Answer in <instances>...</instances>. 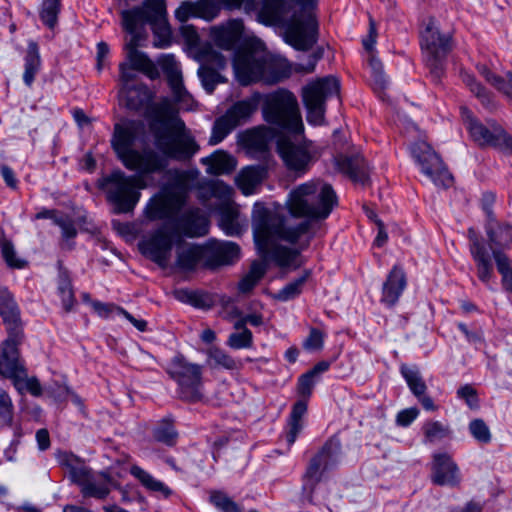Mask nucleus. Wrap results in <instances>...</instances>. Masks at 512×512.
I'll return each mask as SVG.
<instances>
[{
	"label": "nucleus",
	"instance_id": "obj_1",
	"mask_svg": "<svg viewBox=\"0 0 512 512\" xmlns=\"http://www.w3.org/2000/svg\"><path fill=\"white\" fill-rule=\"evenodd\" d=\"M337 205L332 186L310 181L293 189L282 210L269 209L260 203L252 211V230L259 255L281 268L296 270L302 266L301 252L306 250L325 220Z\"/></svg>",
	"mask_w": 512,
	"mask_h": 512
},
{
	"label": "nucleus",
	"instance_id": "obj_2",
	"mask_svg": "<svg viewBox=\"0 0 512 512\" xmlns=\"http://www.w3.org/2000/svg\"><path fill=\"white\" fill-rule=\"evenodd\" d=\"M127 169L135 172L126 176L114 171L99 180V186L106 192L107 200L116 214L130 213L140 200V189L163 185L169 190L154 195L144 208L149 221L169 219L178 214L186 203L188 191L198 189L199 172L168 169L167 162H124Z\"/></svg>",
	"mask_w": 512,
	"mask_h": 512
},
{
	"label": "nucleus",
	"instance_id": "obj_3",
	"mask_svg": "<svg viewBox=\"0 0 512 512\" xmlns=\"http://www.w3.org/2000/svg\"><path fill=\"white\" fill-rule=\"evenodd\" d=\"M263 120L285 133L276 138V152L282 160H311V142L303 137L304 125L296 96L287 89H278L265 96Z\"/></svg>",
	"mask_w": 512,
	"mask_h": 512
},
{
	"label": "nucleus",
	"instance_id": "obj_4",
	"mask_svg": "<svg viewBox=\"0 0 512 512\" xmlns=\"http://www.w3.org/2000/svg\"><path fill=\"white\" fill-rule=\"evenodd\" d=\"M233 70L243 86L257 82L273 85L291 76L292 65L286 58L273 55L260 45L248 44L235 52Z\"/></svg>",
	"mask_w": 512,
	"mask_h": 512
},
{
	"label": "nucleus",
	"instance_id": "obj_5",
	"mask_svg": "<svg viewBox=\"0 0 512 512\" xmlns=\"http://www.w3.org/2000/svg\"><path fill=\"white\" fill-rule=\"evenodd\" d=\"M484 211L487 217L485 232L491 254L473 228L468 230L469 250L475 263L477 278L486 287L492 289V284L496 280L492 259H494L496 251L505 253V250L512 247V226L506 222L498 221L490 206L484 205Z\"/></svg>",
	"mask_w": 512,
	"mask_h": 512
},
{
	"label": "nucleus",
	"instance_id": "obj_6",
	"mask_svg": "<svg viewBox=\"0 0 512 512\" xmlns=\"http://www.w3.org/2000/svg\"><path fill=\"white\" fill-rule=\"evenodd\" d=\"M171 107L167 99L154 105V116L149 130L156 149L169 157L191 158L199 150L194 138L185 131L184 122L170 117Z\"/></svg>",
	"mask_w": 512,
	"mask_h": 512
},
{
	"label": "nucleus",
	"instance_id": "obj_7",
	"mask_svg": "<svg viewBox=\"0 0 512 512\" xmlns=\"http://www.w3.org/2000/svg\"><path fill=\"white\" fill-rule=\"evenodd\" d=\"M315 2L281 0L283 17L275 25L284 26V40L296 50L307 51L317 42L318 23L311 12Z\"/></svg>",
	"mask_w": 512,
	"mask_h": 512
},
{
	"label": "nucleus",
	"instance_id": "obj_8",
	"mask_svg": "<svg viewBox=\"0 0 512 512\" xmlns=\"http://www.w3.org/2000/svg\"><path fill=\"white\" fill-rule=\"evenodd\" d=\"M122 22L130 34H136L139 28L149 24L154 35V47L163 49L171 45V29L163 0H147L143 7L123 11Z\"/></svg>",
	"mask_w": 512,
	"mask_h": 512
},
{
	"label": "nucleus",
	"instance_id": "obj_9",
	"mask_svg": "<svg viewBox=\"0 0 512 512\" xmlns=\"http://www.w3.org/2000/svg\"><path fill=\"white\" fill-rule=\"evenodd\" d=\"M233 188L220 180H203L199 183L198 197L203 202L213 198L219 203L216 209L219 211V226L228 236H237L241 233L238 223V211L233 206Z\"/></svg>",
	"mask_w": 512,
	"mask_h": 512
},
{
	"label": "nucleus",
	"instance_id": "obj_10",
	"mask_svg": "<svg viewBox=\"0 0 512 512\" xmlns=\"http://www.w3.org/2000/svg\"><path fill=\"white\" fill-rule=\"evenodd\" d=\"M167 374L178 385L181 399L196 402L202 398V367L189 362L183 355H175L165 368Z\"/></svg>",
	"mask_w": 512,
	"mask_h": 512
},
{
	"label": "nucleus",
	"instance_id": "obj_11",
	"mask_svg": "<svg viewBox=\"0 0 512 512\" xmlns=\"http://www.w3.org/2000/svg\"><path fill=\"white\" fill-rule=\"evenodd\" d=\"M14 337H9L2 345L0 353V374L12 380L18 391L27 390L34 396L41 394V385L36 378H28L27 372L19 360L18 341Z\"/></svg>",
	"mask_w": 512,
	"mask_h": 512
},
{
	"label": "nucleus",
	"instance_id": "obj_12",
	"mask_svg": "<svg viewBox=\"0 0 512 512\" xmlns=\"http://www.w3.org/2000/svg\"><path fill=\"white\" fill-rule=\"evenodd\" d=\"M262 95L254 92L249 97L235 102L224 115L217 118L212 127L210 144L223 141L235 128L248 122L257 111Z\"/></svg>",
	"mask_w": 512,
	"mask_h": 512
},
{
	"label": "nucleus",
	"instance_id": "obj_13",
	"mask_svg": "<svg viewBox=\"0 0 512 512\" xmlns=\"http://www.w3.org/2000/svg\"><path fill=\"white\" fill-rule=\"evenodd\" d=\"M421 39L431 78L438 83L444 75L445 59L451 49L450 37L442 35L431 20L422 32Z\"/></svg>",
	"mask_w": 512,
	"mask_h": 512
},
{
	"label": "nucleus",
	"instance_id": "obj_14",
	"mask_svg": "<svg viewBox=\"0 0 512 512\" xmlns=\"http://www.w3.org/2000/svg\"><path fill=\"white\" fill-rule=\"evenodd\" d=\"M339 81L334 77H325L309 83L302 89V98L307 109V121L320 125L324 121L325 103L328 98L338 96Z\"/></svg>",
	"mask_w": 512,
	"mask_h": 512
},
{
	"label": "nucleus",
	"instance_id": "obj_15",
	"mask_svg": "<svg viewBox=\"0 0 512 512\" xmlns=\"http://www.w3.org/2000/svg\"><path fill=\"white\" fill-rule=\"evenodd\" d=\"M340 454L341 444L339 440L332 438L329 439L310 460L302 478V490L306 493L309 502H312L314 490L322 480L324 472L338 463Z\"/></svg>",
	"mask_w": 512,
	"mask_h": 512
},
{
	"label": "nucleus",
	"instance_id": "obj_16",
	"mask_svg": "<svg viewBox=\"0 0 512 512\" xmlns=\"http://www.w3.org/2000/svg\"><path fill=\"white\" fill-rule=\"evenodd\" d=\"M278 135L271 126L260 124L237 134V146L249 158L268 159Z\"/></svg>",
	"mask_w": 512,
	"mask_h": 512
},
{
	"label": "nucleus",
	"instance_id": "obj_17",
	"mask_svg": "<svg viewBox=\"0 0 512 512\" xmlns=\"http://www.w3.org/2000/svg\"><path fill=\"white\" fill-rule=\"evenodd\" d=\"M462 116L471 138L480 146H491L506 150L512 156V137L494 122L487 125L480 123L466 109L462 108Z\"/></svg>",
	"mask_w": 512,
	"mask_h": 512
},
{
	"label": "nucleus",
	"instance_id": "obj_18",
	"mask_svg": "<svg viewBox=\"0 0 512 512\" xmlns=\"http://www.w3.org/2000/svg\"><path fill=\"white\" fill-rule=\"evenodd\" d=\"M142 125L136 121L125 120L114 125L111 144L120 160H143L138 152V136Z\"/></svg>",
	"mask_w": 512,
	"mask_h": 512
},
{
	"label": "nucleus",
	"instance_id": "obj_19",
	"mask_svg": "<svg viewBox=\"0 0 512 512\" xmlns=\"http://www.w3.org/2000/svg\"><path fill=\"white\" fill-rule=\"evenodd\" d=\"M172 247L173 239L165 226H161L139 243V249L142 254L161 267L167 265Z\"/></svg>",
	"mask_w": 512,
	"mask_h": 512
},
{
	"label": "nucleus",
	"instance_id": "obj_20",
	"mask_svg": "<svg viewBox=\"0 0 512 512\" xmlns=\"http://www.w3.org/2000/svg\"><path fill=\"white\" fill-rule=\"evenodd\" d=\"M204 249L205 268L208 269L233 264L240 258V247L231 241L210 239Z\"/></svg>",
	"mask_w": 512,
	"mask_h": 512
},
{
	"label": "nucleus",
	"instance_id": "obj_21",
	"mask_svg": "<svg viewBox=\"0 0 512 512\" xmlns=\"http://www.w3.org/2000/svg\"><path fill=\"white\" fill-rule=\"evenodd\" d=\"M431 481L439 486H458L461 474L458 465L446 452L434 453L431 462Z\"/></svg>",
	"mask_w": 512,
	"mask_h": 512
},
{
	"label": "nucleus",
	"instance_id": "obj_22",
	"mask_svg": "<svg viewBox=\"0 0 512 512\" xmlns=\"http://www.w3.org/2000/svg\"><path fill=\"white\" fill-rule=\"evenodd\" d=\"M202 62L198 76L205 91L212 94L215 87L226 80L218 71L225 68L226 59L221 53L211 50L202 56Z\"/></svg>",
	"mask_w": 512,
	"mask_h": 512
},
{
	"label": "nucleus",
	"instance_id": "obj_23",
	"mask_svg": "<svg viewBox=\"0 0 512 512\" xmlns=\"http://www.w3.org/2000/svg\"><path fill=\"white\" fill-rule=\"evenodd\" d=\"M220 0H197L183 2L175 11V17L180 22H186L191 17H198L211 21L215 19L222 7Z\"/></svg>",
	"mask_w": 512,
	"mask_h": 512
},
{
	"label": "nucleus",
	"instance_id": "obj_24",
	"mask_svg": "<svg viewBox=\"0 0 512 512\" xmlns=\"http://www.w3.org/2000/svg\"><path fill=\"white\" fill-rule=\"evenodd\" d=\"M159 65L167 77L175 101L188 103L191 100V95L184 87L180 65L175 57L171 54L163 55L159 59Z\"/></svg>",
	"mask_w": 512,
	"mask_h": 512
},
{
	"label": "nucleus",
	"instance_id": "obj_25",
	"mask_svg": "<svg viewBox=\"0 0 512 512\" xmlns=\"http://www.w3.org/2000/svg\"><path fill=\"white\" fill-rule=\"evenodd\" d=\"M131 40L125 45L126 61L132 69L139 71L152 80L160 74L153 61L143 52L137 49L139 38L137 34H131Z\"/></svg>",
	"mask_w": 512,
	"mask_h": 512
},
{
	"label": "nucleus",
	"instance_id": "obj_26",
	"mask_svg": "<svg viewBox=\"0 0 512 512\" xmlns=\"http://www.w3.org/2000/svg\"><path fill=\"white\" fill-rule=\"evenodd\" d=\"M407 286L404 270L394 265L382 285L381 303L388 307L394 306Z\"/></svg>",
	"mask_w": 512,
	"mask_h": 512
},
{
	"label": "nucleus",
	"instance_id": "obj_27",
	"mask_svg": "<svg viewBox=\"0 0 512 512\" xmlns=\"http://www.w3.org/2000/svg\"><path fill=\"white\" fill-rule=\"evenodd\" d=\"M177 228L187 237H202L208 233L209 220L199 208H193L178 218Z\"/></svg>",
	"mask_w": 512,
	"mask_h": 512
},
{
	"label": "nucleus",
	"instance_id": "obj_28",
	"mask_svg": "<svg viewBox=\"0 0 512 512\" xmlns=\"http://www.w3.org/2000/svg\"><path fill=\"white\" fill-rule=\"evenodd\" d=\"M243 29L242 20L231 19L225 24L212 27L210 36L218 47L231 50L240 40Z\"/></svg>",
	"mask_w": 512,
	"mask_h": 512
},
{
	"label": "nucleus",
	"instance_id": "obj_29",
	"mask_svg": "<svg viewBox=\"0 0 512 512\" xmlns=\"http://www.w3.org/2000/svg\"><path fill=\"white\" fill-rule=\"evenodd\" d=\"M226 9H238L243 4L246 8L254 7L256 0H220ZM281 0H262L260 16L268 23H277L283 17V10L280 8Z\"/></svg>",
	"mask_w": 512,
	"mask_h": 512
},
{
	"label": "nucleus",
	"instance_id": "obj_30",
	"mask_svg": "<svg viewBox=\"0 0 512 512\" xmlns=\"http://www.w3.org/2000/svg\"><path fill=\"white\" fill-rule=\"evenodd\" d=\"M58 462L68 470L71 481L80 487L93 475L92 470L80 458L71 453H60Z\"/></svg>",
	"mask_w": 512,
	"mask_h": 512
},
{
	"label": "nucleus",
	"instance_id": "obj_31",
	"mask_svg": "<svg viewBox=\"0 0 512 512\" xmlns=\"http://www.w3.org/2000/svg\"><path fill=\"white\" fill-rule=\"evenodd\" d=\"M204 245H188L178 249L177 266L183 271H192L201 265L205 268Z\"/></svg>",
	"mask_w": 512,
	"mask_h": 512
},
{
	"label": "nucleus",
	"instance_id": "obj_32",
	"mask_svg": "<svg viewBox=\"0 0 512 512\" xmlns=\"http://www.w3.org/2000/svg\"><path fill=\"white\" fill-rule=\"evenodd\" d=\"M416 165L435 185L448 188L453 184V176L444 162H416Z\"/></svg>",
	"mask_w": 512,
	"mask_h": 512
},
{
	"label": "nucleus",
	"instance_id": "obj_33",
	"mask_svg": "<svg viewBox=\"0 0 512 512\" xmlns=\"http://www.w3.org/2000/svg\"><path fill=\"white\" fill-rule=\"evenodd\" d=\"M266 176V169L260 165H249L241 170L236 178L237 184L244 195L254 193V189L258 186Z\"/></svg>",
	"mask_w": 512,
	"mask_h": 512
},
{
	"label": "nucleus",
	"instance_id": "obj_34",
	"mask_svg": "<svg viewBox=\"0 0 512 512\" xmlns=\"http://www.w3.org/2000/svg\"><path fill=\"white\" fill-rule=\"evenodd\" d=\"M130 474L135 477L141 485L149 492L154 493L158 497L168 498L172 494V490L162 481L154 478L150 473L137 465L130 468Z\"/></svg>",
	"mask_w": 512,
	"mask_h": 512
},
{
	"label": "nucleus",
	"instance_id": "obj_35",
	"mask_svg": "<svg viewBox=\"0 0 512 512\" xmlns=\"http://www.w3.org/2000/svg\"><path fill=\"white\" fill-rule=\"evenodd\" d=\"M0 316L4 323L17 327L20 321V310L13 294L4 286H0Z\"/></svg>",
	"mask_w": 512,
	"mask_h": 512
},
{
	"label": "nucleus",
	"instance_id": "obj_36",
	"mask_svg": "<svg viewBox=\"0 0 512 512\" xmlns=\"http://www.w3.org/2000/svg\"><path fill=\"white\" fill-rule=\"evenodd\" d=\"M307 411L305 401H298L294 404L289 416L285 439L288 446H291L303 428V416Z\"/></svg>",
	"mask_w": 512,
	"mask_h": 512
},
{
	"label": "nucleus",
	"instance_id": "obj_37",
	"mask_svg": "<svg viewBox=\"0 0 512 512\" xmlns=\"http://www.w3.org/2000/svg\"><path fill=\"white\" fill-rule=\"evenodd\" d=\"M25 60V70L23 73L24 83L30 87L34 82L35 75L40 70L41 58L39 54V47L36 42L30 41L27 46Z\"/></svg>",
	"mask_w": 512,
	"mask_h": 512
},
{
	"label": "nucleus",
	"instance_id": "obj_38",
	"mask_svg": "<svg viewBox=\"0 0 512 512\" xmlns=\"http://www.w3.org/2000/svg\"><path fill=\"white\" fill-rule=\"evenodd\" d=\"M57 293L62 301L63 309L70 312L76 303L71 279L66 269L59 267L57 278Z\"/></svg>",
	"mask_w": 512,
	"mask_h": 512
},
{
	"label": "nucleus",
	"instance_id": "obj_39",
	"mask_svg": "<svg viewBox=\"0 0 512 512\" xmlns=\"http://www.w3.org/2000/svg\"><path fill=\"white\" fill-rule=\"evenodd\" d=\"M206 353L207 363L212 368H223L226 370H237L241 368V362L234 359L220 347L212 346Z\"/></svg>",
	"mask_w": 512,
	"mask_h": 512
},
{
	"label": "nucleus",
	"instance_id": "obj_40",
	"mask_svg": "<svg viewBox=\"0 0 512 512\" xmlns=\"http://www.w3.org/2000/svg\"><path fill=\"white\" fill-rule=\"evenodd\" d=\"M335 169L355 183L365 185L369 180V171L364 162H335Z\"/></svg>",
	"mask_w": 512,
	"mask_h": 512
},
{
	"label": "nucleus",
	"instance_id": "obj_41",
	"mask_svg": "<svg viewBox=\"0 0 512 512\" xmlns=\"http://www.w3.org/2000/svg\"><path fill=\"white\" fill-rule=\"evenodd\" d=\"M153 99L151 90L143 84L126 90V106L131 110H140Z\"/></svg>",
	"mask_w": 512,
	"mask_h": 512
},
{
	"label": "nucleus",
	"instance_id": "obj_42",
	"mask_svg": "<svg viewBox=\"0 0 512 512\" xmlns=\"http://www.w3.org/2000/svg\"><path fill=\"white\" fill-rule=\"evenodd\" d=\"M311 275L310 270H305L302 275H300L295 280L286 284L282 289H280L275 295L274 298L276 300L287 302L298 297L303 290L305 283Z\"/></svg>",
	"mask_w": 512,
	"mask_h": 512
},
{
	"label": "nucleus",
	"instance_id": "obj_43",
	"mask_svg": "<svg viewBox=\"0 0 512 512\" xmlns=\"http://www.w3.org/2000/svg\"><path fill=\"white\" fill-rule=\"evenodd\" d=\"M400 372L415 397L426 393L427 386L417 367L403 364L400 367Z\"/></svg>",
	"mask_w": 512,
	"mask_h": 512
},
{
	"label": "nucleus",
	"instance_id": "obj_44",
	"mask_svg": "<svg viewBox=\"0 0 512 512\" xmlns=\"http://www.w3.org/2000/svg\"><path fill=\"white\" fill-rule=\"evenodd\" d=\"M478 72L485 78V80L494 86L497 90L512 98V72L507 73V78L504 79L495 75L490 69L484 65L477 66Z\"/></svg>",
	"mask_w": 512,
	"mask_h": 512
},
{
	"label": "nucleus",
	"instance_id": "obj_45",
	"mask_svg": "<svg viewBox=\"0 0 512 512\" xmlns=\"http://www.w3.org/2000/svg\"><path fill=\"white\" fill-rule=\"evenodd\" d=\"M14 411L10 396L0 388V427L13 428L16 437L20 436V428L13 425Z\"/></svg>",
	"mask_w": 512,
	"mask_h": 512
},
{
	"label": "nucleus",
	"instance_id": "obj_46",
	"mask_svg": "<svg viewBox=\"0 0 512 512\" xmlns=\"http://www.w3.org/2000/svg\"><path fill=\"white\" fill-rule=\"evenodd\" d=\"M153 437L157 442L174 446L177 442L178 433L170 419H163L154 427Z\"/></svg>",
	"mask_w": 512,
	"mask_h": 512
},
{
	"label": "nucleus",
	"instance_id": "obj_47",
	"mask_svg": "<svg viewBox=\"0 0 512 512\" xmlns=\"http://www.w3.org/2000/svg\"><path fill=\"white\" fill-rule=\"evenodd\" d=\"M61 9L60 0H43L39 10L42 23L49 29H54L58 23V15Z\"/></svg>",
	"mask_w": 512,
	"mask_h": 512
},
{
	"label": "nucleus",
	"instance_id": "obj_48",
	"mask_svg": "<svg viewBox=\"0 0 512 512\" xmlns=\"http://www.w3.org/2000/svg\"><path fill=\"white\" fill-rule=\"evenodd\" d=\"M494 261L502 276V284L507 291L512 292V263L508 255L501 251L494 253Z\"/></svg>",
	"mask_w": 512,
	"mask_h": 512
},
{
	"label": "nucleus",
	"instance_id": "obj_49",
	"mask_svg": "<svg viewBox=\"0 0 512 512\" xmlns=\"http://www.w3.org/2000/svg\"><path fill=\"white\" fill-rule=\"evenodd\" d=\"M210 503L220 512H242V507L226 493L218 490L210 492Z\"/></svg>",
	"mask_w": 512,
	"mask_h": 512
},
{
	"label": "nucleus",
	"instance_id": "obj_50",
	"mask_svg": "<svg viewBox=\"0 0 512 512\" xmlns=\"http://www.w3.org/2000/svg\"><path fill=\"white\" fill-rule=\"evenodd\" d=\"M109 493L107 483L95 480L93 475L81 486V494L85 498L104 499Z\"/></svg>",
	"mask_w": 512,
	"mask_h": 512
},
{
	"label": "nucleus",
	"instance_id": "obj_51",
	"mask_svg": "<svg viewBox=\"0 0 512 512\" xmlns=\"http://www.w3.org/2000/svg\"><path fill=\"white\" fill-rule=\"evenodd\" d=\"M265 274V267L260 263H253L249 272L240 280L238 289L242 293L250 292Z\"/></svg>",
	"mask_w": 512,
	"mask_h": 512
},
{
	"label": "nucleus",
	"instance_id": "obj_52",
	"mask_svg": "<svg viewBox=\"0 0 512 512\" xmlns=\"http://www.w3.org/2000/svg\"><path fill=\"white\" fill-rule=\"evenodd\" d=\"M424 435L426 441L428 442H437L446 437H449L451 434V430L449 426L444 425L440 421H429L426 422L423 426Z\"/></svg>",
	"mask_w": 512,
	"mask_h": 512
},
{
	"label": "nucleus",
	"instance_id": "obj_53",
	"mask_svg": "<svg viewBox=\"0 0 512 512\" xmlns=\"http://www.w3.org/2000/svg\"><path fill=\"white\" fill-rule=\"evenodd\" d=\"M226 345L235 350L251 348L253 345V334L249 329L231 333Z\"/></svg>",
	"mask_w": 512,
	"mask_h": 512
},
{
	"label": "nucleus",
	"instance_id": "obj_54",
	"mask_svg": "<svg viewBox=\"0 0 512 512\" xmlns=\"http://www.w3.org/2000/svg\"><path fill=\"white\" fill-rule=\"evenodd\" d=\"M462 79L463 82L470 88L471 92L474 93L485 106L489 107L492 105L493 101L491 95L486 91L484 87L481 86L480 83L476 81L473 75L469 73H463Z\"/></svg>",
	"mask_w": 512,
	"mask_h": 512
},
{
	"label": "nucleus",
	"instance_id": "obj_55",
	"mask_svg": "<svg viewBox=\"0 0 512 512\" xmlns=\"http://www.w3.org/2000/svg\"><path fill=\"white\" fill-rule=\"evenodd\" d=\"M176 298L184 303H189L195 307H204L206 305V297L198 291L188 289H179L175 291Z\"/></svg>",
	"mask_w": 512,
	"mask_h": 512
},
{
	"label": "nucleus",
	"instance_id": "obj_56",
	"mask_svg": "<svg viewBox=\"0 0 512 512\" xmlns=\"http://www.w3.org/2000/svg\"><path fill=\"white\" fill-rule=\"evenodd\" d=\"M410 154L414 160H432L436 157V152L425 141H417L410 147Z\"/></svg>",
	"mask_w": 512,
	"mask_h": 512
},
{
	"label": "nucleus",
	"instance_id": "obj_57",
	"mask_svg": "<svg viewBox=\"0 0 512 512\" xmlns=\"http://www.w3.org/2000/svg\"><path fill=\"white\" fill-rule=\"evenodd\" d=\"M469 431L479 442L488 443L491 440L489 427L482 419H475L469 424Z\"/></svg>",
	"mask_w": 512,
	"mask_h": 512
},
{
	"label": "nucleus",
	"instance_id": "obj_58",
	"mask_svg": "<svg viewBox=\"0 0 512 512\" xmlns=\"http://www.w3.org/2000/svg\"><path fill=\"white\" fill-rule=\"evenodd\" d=\"M1 252L6 263L13 268H22L25 265V261L20 260L16 257V252L13 244L10 241L4 240L0 243Z\"/></svg>",
	"mask_w": 512,
	"mask_h": 512
},
{
	"label": "nucleus",
	"instance_id": "obj_59",
	"mask_svg": "<svg viewBox=\"0 0 512 512\" xmlns=\"http://www.w3.org/2000/svg\"><path fill=\"white\" fill-rule=\"evenodd\" d=\"M323 343L324 334L320 330L312 328L303 346L307 351H319L323 348Z\"/></svg>",
	"mask_w": 512,
	"mask_h": 512
},
{
	"label": "nucleus",
	"instance_id": "obj_60",
	"mask_svg": "<svg viewBox=\"0 0 512 512\" xmlns=\"http://www.w3.org/2000/svg\"><path fill=\"white\" fill-rule=\"evenodd\" d=\"M457 396L458 398L463 399L469 408L476 409L479 407L477 391L471 385L466 384L460 387L457 390Z\"/></svg>",
	"mask_w": 512,
	"mask_h": 512
},
{
	"label": "nucleus",
	"instance_id": "obj_61",
	"mask_svg": "<svg viewBox=\"0 0 512 512\" xmlns=\"http://www.w3.org/2000/svg\"><path fill=\"white\" fill-rule=\"evenodd\" d=\"M315 384L316 378L309 372H306L305 374L301 375L298 380L299 395H301L304 398L310 397Z\"/></svg>",
	"mask_w": 512,
	"mask_h": 512
},
{
	"label": "nucleus",
	"instance_id": "obj_62",
	"mask_svg": "<svg viewBox=\"0 0 512 512\" xmlns=\"http://www.w3.org/2000/svg\"><path fill=\"white\" fill-rule=\"evenodd\" d=\"M321 57H322L321 52H314L308 56L306 63L296 64L294 70L298 73H304V74L312 73V72H314L316 64Z\"/></svg>",
	"mask_w": 512,
	"mask_h": 512
},
{
	"label": "nucleus",
	"instance_id": "obj_63",
	"mask_svg": "<svg viewBox=\"0 0 512 512\" xmlns=\"http://www.w3.org/2000/svg\"><path fill=\"white\" fill-rule=\"evenodd\" d=\"M457 327L470 344L478 345L483 342V333L481 330H470L466 324L461 322L457 324Z\"/></svg>",
	"mask_w": 512,
	"mask_h": 512
},
{
	"label": "nucleus",
	"instance_id": "obj_64",
	"mask_svg": "<svg viewBox=\"0 0 512 512\" xmlns=\"http://www.w3.org/2000/svg\"><path fill=\"white\" fill-rule=\"evenodd\" d=\"M419 410L415 407L401 410L396 417V423L399 426H409L418 416Z\"/></svg>",
	"mask_w": 512,
	"mask_h": 512
}]
</instances>
